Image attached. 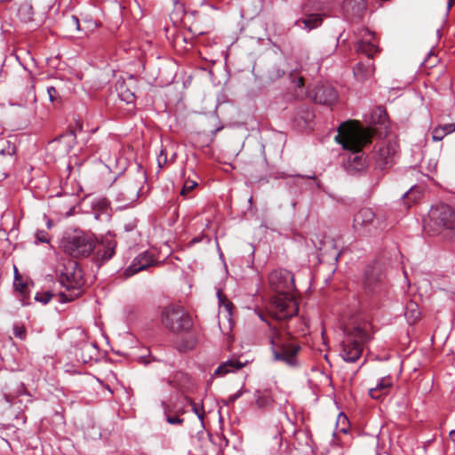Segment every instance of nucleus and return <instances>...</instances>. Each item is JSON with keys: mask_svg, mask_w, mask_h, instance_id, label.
Listing matches in <instances>:
<instances>
[{"mask_svg": "<svg viewBox=\"0 0 455 455\" xmlns=\"http://www.w3.org/2000/svg\"><path fill=\"white\" fill-rule=\"evenodd\" d=\"M175 156H176V155L174 154V155H173V156H172L171 161H174Z\"/></svg>", "mask_w": 455, "mask_h": 455, "instance_id": "56", "label": "nucleus"}, {"mask_svg": "<svg viewBox=\"0 0 455 455\" xmlns=\"http://www.w3.org/2000/svg\"><path fill=\"white\" fill-rule=\"evenodd\" d=\"M256 405L260 408H267L274 403V399L267 391L260 392L259 390L255 393Z\"/></svg>", "mask_w": 455, "mask_h": 455, "instance_id": "28", "label": "nucleus"}, {"mask_svg": "<svg viewBox=\"0 0 455 455\" xmlns=\"http://www.w3.org/2000/svg\"><path fill=\"white\" fill-rule=\"evenodd\" d=\"M140 190H141V187H140V183L130 184V185L126 186L124 188V191H122L119 194L118 196H120L122 198H118V199L123 201L125 205H129L138 199Z\"/></svg>", "mask_w": 455, "mask_h": 455, "instance_id": "24", "label": "nucleus"}, {"mask_svg": "<svg viewBox=\"0 0 455 455\" xmlns=\"http://www.w3.org/2000/svg\"><path fill=\"white\" fill-rule=\"evenodd\" d=\"M97 240L92 234L81 229L66 231L60 241V248L76 259L87 258L96 249Z\"/></svg>", "mask_w": 455, "mask_h": 455, "instance_id": "5", "label": "nucleus"}, {"mask_svg": "<svg viewBox=\"0 0 455 455\" xmlns=\"http://www.w3.org/2000/svg\"><path fill=\"white\" fill-rule=\"evenodd\" d=\"M71 23L76 28L77 31L82 30L81 26H80V21H79V19L77 16H76V15L71 16Z\"/></svg>", "mask_w": 455, "mask_h": 455, "instance_id": "49", "label": "nucleus"}, {"mask_svg": "<svg viewBox=\"0 0 455 455\" xmlns=\"http://www.w3.org/2000/svg\"><path fill=\"white\" fill-rule=\"evenodd\" d=\"M271 289L278 294H289L294 287V278L291 271L286 269L273 270L268 276Z\"/></svg>", "mask_w": 455, "mask_h": 455, "instance_id": "12", "label": "nucleus"}, {"mask_svg": "<svg viewBox=\"0 0 455 455\" xmlns=\"http://www.w3.org/2000/svg\"><path fill=\"white\" fill-rule=\"evenodd\" d=\"M137 225L138 220L134 218L128 220L124 226V232L132 235V243H137L140 237V232L137 230Z\"/></svg>", "mask_w": 455, "mask_h": 455, "instance_id": "30", "label": "nucleus"}, {"mask_svg": "<svg viewBox=\"0 0 455 455\" xmlns=\"http://www.w3.org/2000/svg\"><path fill=\"white\" fill-rule=\"evenodd\" d=\"M313 117V113L307 106H300L298 108L295 115V120L299 118L304 121V123L309 122Z\"/></svg>", "mask_w": 455, "mask_h": 455, "instance_id": "34", "label": "nucleus"}, {"mask_svg": "<svg viewBox=\"0 0 455 455\" xmlns=\"http://www.w3.org/2000/svg\"><path fill=\"white\" fill-rule=\"evenodd\" d=\"M188 401L189 402L190 405L192 406V411L197 415V417L202 420L204 417V412L200 411L199 410V404L195 403L192 399L188 398Z\"/></svg>", "mask_w": 455, "mask_h": 455, "instance_id": "45", "label": "nucleus"}, {"mask_svg": "<svg viewBox=\"0 0 455 455\" xmlns=\"http://www.w3.org/2000/svg\"><path fill=\"white\" fill-rule=\"evenodd\" d=\"M243 363L239 362L236 359L228 360L227 362L221 363L215 370L213 376L220 377L224 376L228 372L235 371L243 367Z\"/></svg>", "mask_w": 455, "mask_h": 455, "instance_id": "25", "label": "nucleus"}, {"mask_svg": "<svg viewBox=\"0 0 455 455\" xmlns=\"http://www.w3.org/2000/svg\"><path fill=\"white\" fill-rule=\"evenodd\" d=\"M376 455H380L379 452H376Z\"/></svg>", "mask_w": 455, "mask_h": 455, "instance_id": "57", "label": "nucleus"}, {"mask_svg": "<svg viewBox=\"0 0 455 455\" xmlns=\"http://www.w3.org/2000/svg\"><path fill=\"white\" fill-rule=\"evenodd\" d=\"M290 79L295 88L301 89L304 86V78L296 70L291 71Z\"/></svg>", "mask_w": 455, "mask_h": 455, "instance_id": "35", "label": "nucleus"}, {"mask_svg": "<svg viewBox=\"0 0 455 455\" xmlns=\"http://www.w3.org/2000/svg\"><path fill=\"white\" fill-rule=\"evenodd\" d=\"M47 93L49 95V100L51 102L58 101L60 95H59L57 89L54 86L48 87Z\"/></svg>", "mask_w": 455, "mask_h": 455, "instance_id": "43", "label": "nucleus"}, {"mask_svg": "<svg viewBox=\"0 0 455 455\" xmlns=\"http://www.w3.org/2000/svg\"><path fill=\"white\" fill-rule=\"evenodd\" d=\"M285 70L278 66H274L268 70V77L270 80H276L283 77L285 74Z\"/></svg>", "mask_w": 455, "mask_h": 455, "instance_id": "37", "label": "nucleus"}, {"mask_svg": "<svg viewBox=\"0 0 455 455\" xmlns=\"http://www.w3.org/2000/svg\"><path fill=\"white\" fill-rule=\"evenodd\" d=\"M426 230L431 235H442L444 239L455 242V211L445 204L432 207Z\"/></svg>", "mask_w": 455, "mask_h": 455, "instance_id": "4", "label": "nucleus"}, {"mask_svg": "<svg viewBox=\"0 0 455 455\" xmlns=\"http://www.w3.org/2000/svg\"><path fill=\"white\" fill-rule=\"evenodd\" d=\"M299 307L290 294H277L272 299L268 313L278 321L289 319L298 314Z\"/></svg>", "mask_w": 455, "mask_h": 455, "instance_id": "9", "label": "nucleus"}, {"mask_svg": "<svg viewBox=\"0 0 455 455\" xmlns=\"http://www.w3.org/2000/svg\"><path fill=\"white\" fill-rule=\"evenodd\" d=\"M167 163V154L164 150H161L160 154L157 156V164L159 168H163V166Z\"/></svg>", "mask_w": 455, "mask_h": 455, "instance_id": "48", "label": "nucleus"}, {"mask_svg": "<svg viewBox=\"0 0 455 455\" xmlns=\"http://www.w3.org/2000/svg\"><path fill=\"white\" fill-rule=\"evenodd\" d=\"M323 15L319 13H311L306 18L299 19L296 21V25L307 31L317 28L323 23Z\"/></svg>", "mask_w": 455, "mask_h": 455, "instance_id": "23", "label": "nucleus"}, {"mask_svg": "<svg viewBox=\"0 0 455 455\" xmlns=\"http://www.w3.org/2000/svg\"><path fill=\"white\" fill-rule=\"evenodd\" d=\"M367 8L365 0H344L343 9L353 16L361 18Z\"/></svg>", "mask_w": 455, "mask_h": 455, "instance_id": "22", "label": "nucleus"}, {"mask_svg": "<svg viewBox=\"0 0 455 455\" xmlns=\"http://www.w3.org/2000/svg\"><path fill=\"white\" fill-rule=\"evenodd\" d=\"M53 296H54V294L49 291L37 292L35 295V300L37 302H40L44 305H46Z\"/></svg>", "mask_w": 455, "mask_h": 455, "instance_id": "36", "label": "nucleus"}, {"mask_svg": "<svg viewBox=\"0 0 455 455\" xmlns=\"http://www.w3.org/2000/svg\"><path fill=\"white\" fill-rule=\"evenodd\" d=\"M197 344V338L195 335L183 338L180 340L177 348L180 352H187L194 349Z\"/></svg>", "mask_w": 455, "mask_h": 455, "instance_id": "29", "label": "nucleus"}, {"mask_svg": "<svg viewBox=\"0 0 455 455\" xmlns=\"http://www.w3.org/2000/svg\"><path fill=\"white\" fill-rule=\"evenodd\" d=\"M36 242H40V243H49V237H48L47 232L44 230H38L36 233Z\"/></svg>", "mask_w": 455, "mask_h": 455, "instance_id": "44", "label": "nucleus"}, {"mask_svg": "<svg viewBox=\"0 0 455 455\" xmlns=\"http://www.w3.org/2000/svg\"><path fill=\"white\" fill-rule=\"evenodd\" d=\"M365 34L369 36V39L363 38L356 44L357 52L363 53L367 56V60H371L373 56L379 52V47L371 42V38H373V34L366 30Z\"/></svg>", "mask_w": 455, "mask_h": 455, "instance_id": "20", "label": "nucleus"}, {"mask_svg": "<svg viewBox=\"0 0 455 455\" xmlns=\"http://www.w3.org/2000/svg\"><path fill=\"white\" fill-rule=\"evenodd\" d=\"M13 287L15 291H17L20 295V300L21 306H28L30 304V291L28 288V283L25 282L21 275L19 274L18 269L14 267V281Z\"/></svg>", "mask_w": 455, "mask_h": 455, "instance_id": "18", "label": "nucleus"}, {"mask_svg": "<svg viewBox=\"0 0 455 455\" xmlns=\"http://www.w3.org/2000/svg\"><path fill=\"white\" fill-rule=\"evenodd\" d=\"M59 282L66 289L58 293L60 302L67 303L78 298L85 283L80 265L76 260H68L60 269Z\"/></svg>", "mask_w": 455, "mask_h": 455, "instance_id": "3", "label": "nucleus"}, {"mask_svg": "<svg viewBox=\"0 0 455 455\" xmlns=\"http://www.w3.org/2000/svg\"><path fill=\"white\" fill-rule=\"evenodd\" d=\"M372 122L375 124H379L381 126H383L385 129L387 127V114L386 110L382 108H378L372 116H371Z\"/></svg>", "mask_w": 455, "mask_h": 455, "instance_id": "32", "label": "nucleus"}, {"mask_svg": "<svg viewBox=\"0 0 455 455\" xmlns=\"http://www.w3.org/2000/svg\"><path fill=\"white\" fill-rule=\"evenodd\" d=\"M335 140L344 149L349 151L344 164L349 174L354 175L365 169L366 158L362 148L371 142V135L368 131L358 124L349 122L342 123L339 126Z\"/></svg>", "mask_w": 455, "mask_h": 455, "instance_id": "1", "label": "nucleus"}, {"mask_svg": "<svg viewBox=\"0 0 455 455\" xmlns=\"http://www.w3.org/2000/svg\"><path fill=\"white\" fill-rule=\"evenodd\" d=\"M450 437L455 443V430L450 431Z\"/></svg>", "mask_w": 455, "mask_h": 455, "instance_id": "51", "label": "nucleus"}, {"mask_svg": "<svg viewBox=\"0 0 455 455\" xmlns=\"http://www.w3.org/2000/svg\"><path fill=\"white\" fill-rule=\"evenodd\" d=\"M243 392H244V390L243 388H241L238 391H236L235 394L231 395L228 398L227 404L228 405V404L234 403L237 399H239L243 395Z\"/></svg>", "mask_w": 455, "mask_h": 455, "instance_id": "47", "label": "nucleus"}, {"mask_svg": "<svg viewBox=\"0 0 455 455\" xmlns=\"http://www.w3.org/2000/svg\"><path fill=\"white\" fill-rule=\"evenodd\" d=\"M413 193H414V192H413V190H412V188H411V189H410L408 192L404 193L403 196V197H406V196H409V195H413Z\"/></svg>", "mask_w": 455, "mask_h": 455, "instance_id": "53", "label": "nucleus"}, {"mask_svg": "<svg viewBox=\"0 0 455 455\" xmlns=\"http://www.w3.org/2000/svg\"><path fill=\"white\" fill-rule=\"evenodd\" d=\"M116 241L111 235H106L102 238L100 247L97 249L94 260L98 265H102L108 261L115 255Z\"/></svg>", "mask_w": 455, "mask_h": 455, "instance_id": "15", "label": "nucleus"}, {"mask_svg": "<svg viewBox=\"0 0 455 455\" xmlns=\"http://www.w3.org/2000/svg\"><path fill=\"white\" fill-rule=\"evenodd\" d=\"M454 3H455V0H448V3H447V8H448V10H450V9L452 7V5L454 4Z\"/></svg>", "mask_w": 455, "mask_h": 455, "instance_id": "50", "label": "nucleus"}, {"mask_svg": "<svg viewBox=\"0 0 455 455\" xmlns=\"http://www.w3.org/2000/svg\"><path fill=\"white\" fill-rule=\"evenodd\" d=\"M396 154V145L390 141L382 143L373 152V158L379 169H385L394 164V157Z\"/></svg>", "mask_w": 455, "mask_h": 455, "instance_id": "13", "label": "nucleus"}, {"mask_svg": "<svg viewBox=\"0 0 455 455\" xmlns=\"http://www.w3.org/2000/svg\"><path fill=\"white\" fill-rule=\"evenodd\" d=\"M16 153V147L9 140L0 139V157L9 156L12 157Z\"/></svg>", "mask_w": 455, "mask_h": 455, "instance_id": "31", "label": "nucleus"}, {"mask_svg": "<svg viewBox=\"0 0 455 455\" xmlns=\"http://www.w3.org/2000/svg\"><path fill=\"white\" fill-rule=\"evenodd\" d=\"M162 405L164 407V413L165 416V419L169 424L179 425V426L183 424L184 419L180 418L179 415L172 416L170 414L169 406L164 402L162 403Z\"/></svg>", "mask_w": 455, "mask_h": 455, "instance_id": "33", "label": "nucleus"}, {"mask_svg": "<svg viewBox=\"0 0 455 455\" xmlns=\"http://www.w3.org/2000/svg\"><path fill=\"white\" fill-rule=\"evenodd\" d=\"M354 336L358 340H351L342 344L340 355L347 363H355L361 357L363 352L361 342H365L369 338L367 331L359 327L354 329Z\"/></svg>", "mask_w": 455, "mask_h": 455, "instance_id": "11", "label": "nucleus"}, {"mask_svg": "<svg viewBox=\"0 0 455 455\" xmlns=\"http://www.w3.org/2000/svg\"><path fill=\"white\" fill-rule=\"evenodd\" d=\"M197 186V182L187 180L184 181L183 188L180 191V195L184 197H189L188 193L191 192Z\"/></svg>", "mask_w": 455, "mask_h": 455, "instance_id": "38", "label": "nucleus"}, {"mask_svg": "<svg viewBox=\"0 0 455 455\" xmlns=\"http://www.w3.org/2000/svg\"><path fill=\"white\" fill-rule=\"evenodd\" d=\"M354 76L359 82H364L372 76L374 73V66L371 60H367L366 61L358 62L354 69Z\"/></svg>", "mask_w": 455, "mask_h": 455, "instance_id": "21", "label": "nucleus"}, {"mask_svg": "<svg viewBox=\"0 0 455 455\" xmlns=\"http://www.w3.org/2000/svg\"><path fill=\"white\" fill-rule=\"evenodd\" d=\"M300 177L303 179H315V174L312 173L311 175H305V176H300Z\"/></svg>", "mask_w": 455, "mask_h": 455, "instance_id": "52", "label": "nucleus"}, {"mask_svg": "<svg viewBox=\"0 0 455 455\" xmlns=\"http://www.w3.org/2000/svg\"><path fill=\"white\" fill-rule=\"evenodd\" d=\"M75 141V133L73 132H68L58 136L56 139L51 141L50 146L54 150L59 151L60 155H68L73 148Z\"/></svg>", "mask_w": 455, "mask_h": 455, "instance_id": "17", "label": "nucleus"}, {"mask_svg": "<svg viewBox=\"0 0 455 455\" xmlns=\"http://www.w3.org/2000/svg\"><path fill=\"white\" fill-rule=\"evenodd\" d=\"M269 343L274 361L282 362L290 367L299 365L297 356L301 347L290 332L274 328L269 336Z\"/></svg>", "mask_w": 455, "mask_h": 455, "instance_id": "2", "label": "nucleus"}, {"mask_svg": "<svg viewBox=\"0 0 455 455\" xmlns=\"http://www.w3.org/2000/svg\"><path fill=\"white\" fill-rule=\"evenodd\" d=\"M438 126L445 133V136L455 132V124H438Z\"/></svg>", "mask_w": 455, "mask_h": 455, "instance_id": "46", "label": "nucleus"}, {"mask_svg": "<svg viewBox=\"0 0 455 455\" xmlns=\"http://www.w3.org/2000/svg\"><path fill=\"white\" fill-rule=\"evenodd\" d=\"M205 225V228H208L209 225H210V220H206V223L204 224Z\"/></svg>", "mask_w": 455, "mask_h": 455, "instance_id": "54", "label": "nucleus"}, {"mask_svg": "<svg viewBox=\"0 0 455 455\" xmlns=\"http://www.w3.org/2000/svg\"><path fill=\"white\" fill-rule=\"evenodd\" d=\"M404 315L409 324L415 323L420 317L418 304L412 300L408 301L405 307Z\"/></svg>", "mask_w": 455, "mask_h": 455, "instance_id": "26", "label": "nucleus"}, {"mask_svg": "<svg viewBox=\"0 0 455 455\" xmlns=\"http://www.w3.org/2000/svg\"><path fill=\"white\" fill-rule=\"evenodd\" d=\"M155 263L152 254L148 251H144L134 258L131 265L124 270V275L130 277L140 271L147 269L148 267Z\"/></svg>", "mask_w": 455, "mask_h": 455, "instance_id": "16", "label": "nucleus"}, {"mask_svg": "<svg viewBox=\"0 0 455 455\" xmlns=\"http://www.w3.org/2000/svg\"><path fill=\"white\" fill-rule=\"evenodd\" d=\"M445 137V133L441 130V128L437 125L432 131V139L435 141H441Z\"/></svg>", "mask_w": 455, "mask_h": 455, "instance_id": "42", "label": "nucleus"}, {"mask_svg": "<svg viewBox=\"0 0 455 455\" xmlns=\"http://www.w3.org/2000/svg\"><path fill=\"white\" fill-rule=\"evenodd\" d=\"M71 339L78 360L84 363L97 360L99 356L98 345L95 342L88 341L87 334L84 330L76 329L72 331Z\"/></svg>", "mask_w": 455, "mask_h": 455, "instance_id": "8", "label": "nucleus"}, {"mask_svg": "<svg viewBox=\"0 0 455 455\" xmlns=\"http://www.w3.org/2000/svg\"><path fill=\"white\" fill-rule=\"evenodd\" d=\"M2 176H3L4 178H6V177H7V174L4 172L2 173Z\"/></svg>", "mask_w": 455, "mask_h": 455, "instance_id": "55", "label": "nucleus"}, {"mask_svg": "<svg viewBox=\"0 0 455 455\" xmlns=\"http://www.w3.org/2000/svg\"><path fill=\"white\" fill-rule=\"evenodd\" d=\"M190 376L183 371H178L174 374L172 380H169V385L183 389L187 384L190 383Z\"/></svg>", "mask_w": 455, "mask_h": 455, "instance_id": "27", "label": "nucleus"}, {"mask_svg": "<svg viewBox=\"0 0 455 455\" xmlns=\"http://www.w3.org/2000/svg\"><path fill=\"white\" fill-rule=\"evenodd\" d=\"M12 331H13V335L23 340L26 339V336H27V331H26V328L23 324H14L13 325V328H12Z\"/></svg>", "mask_w": 455, "mask_h": 455, "instance_id": "39", "label": "nucleus"}, {"mask_svg": "<svg viewBox=\"0 0 455 455\" xmlns=\"http://www.w3.org/2000/svg\"><path fill=\"white\" fill-rule=\"evenodd\" d=\"M393 387V379L391 376L381 378L374 387L369 389V395L375 400H380L388 395Z\"/></svg>", "mask_w": 455, "mask_h": 455, "instance_id": "19", "label": "nucleus"}, {"mask_svg": "<svg viewBox=\"0 0 455 455\" xmlns=\"http://www.w3.org/2000/svg\"><path fill=\"white\" fill-rule=\"evenodd\" d=\"M120 99L125 101L127 104L133 103L135 100V95L133 92L126 90L124 92H120Z\"/></svg>", "mask_w": 455, "mask_h": 455, "instance_id": "41", "label": "nucleus"}, {"mask_svg": "<svg viewBox=\"0 0 455 455\" xmlns=\"http://www.w3.org/2000/svg\"><path fill=\"white\" fill-rule=\"evenodd\" d=\"M313 100L315 103L331 106L338 100V92L331 85L320 84L314 89Z\"/></svg>", "mask_w": 455, "mask_h": 455, "instance_id": "14", "label": "nucleus"}, {"mask_svg": "<svg viewBox=\"0 0 455 455\" xmlns=\"http://www.w3.org/2000/svg\"><path fill=\"white\" fill-rule=\"evenodd\" d=\"M203 241H205L206 243H211V238L207 235H205L204 233H201L200 235L193 237L189 241L188 246L191 247V246L195 245L196 243H201Z\"/></svg>", "mask_w": 455, "mask_h": 455, "instance_id": "40", "label": "nucleus"}, {"mask_svg": "<svg viewBox=\"0 0 455 455\" xmlns=\"http://www.w3.org/2000/svg\"><path fill=\"white\" fill-rule=\"evenodd\" d=\"M363 289L368 295L379 293L384 288V275L379 263L374 262L365 267L363 275Z\"/></svg>", "mask_w": 455, "mask_h": 455, "instance_id": "10", "label": "nucleus"}, {"mask_svg": "<svg viewBox=\"0 0 455 455\" xmlns=\"http://www.w3.org/2000/svg\"><path fill=\"white\" fill-rule=\"evenodd\" d=\"M385 216L362 208L354 217L353 228L360 235H373L385 228Z\"/></svg>", "mask_w": 455, "mask_h": 455, "instance_id": "7", "label": "nucleus"}, {"mask_svg": "<svg viewBox=\"0 0 455 455\" xmlns=\"http://www.w3.org/2000/svg\"><path fill=\"white\" fill-rule=\"evenodd\" d=\"M160 321L165 329L175 334L188 333L194 326L191 315L176 304H169L162 308Z\"/></svg>", "mask_w": 455, "mask_h": 455, "instance_id": "6", "label": "nucleus"}]
</instances>
